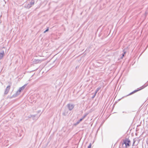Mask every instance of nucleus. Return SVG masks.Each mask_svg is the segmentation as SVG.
Instances as JSON below:
<instances>
[{"label": "nucleus", "mask_w": 148, "mask_h": 148, "mask_svg": "<svg viewBox=\"0 0 148 148\" xmlns=\"http://www.w3.org/2000/svg\"><path fill=\"white\" fill-rule=\"evenodd\" d=\"M27 84H25L22 87H20L18 90L16 92V93L14 94L13 96L14 97H17L18 95L20 94L21 91L23 90L25 88V87L26 86Z\"/></svg>", "instance_id": "f257e3e1"}, {"label": "nucleus", "mask_w": 148, "mask_h": 148, "mask_svg": "<svg viewBox=\"0 0 148 148\" xmlns=\"http://www.w3.org/2000/svg\"><path fill=\"white\" fill-rule=\"evenodd\" d=\"M124 143L125 144L126 147H129L131 145V141L129 139H126L124 141Z\"/></svg>", "instance_id": "f03ea898"}, {"label": "nucleus", "mask_w": 148, "mask_h": 148, "mask_svg": "<svg viewBox=\"0 0 148 148\" xmlns=\"http://www.w3.org/2000/svg\"><path fill=\"white\" fill-rule=\"evenodd\" d=\"M4 56V50L3 49H2L0 51V60L2 59Z\"/></svg>", "instance_id": "7ed1b4c3"}, {"label": "nucleus", "mask_w": 148, "mask_h": 148, "mask_svg": "<svg viewBox=\"0 0 148 148\" xmlns=\"http://www.w3.org/2000/svg\"><path fill=\"white\" fill-rule=\"evenodd\" d=\"M68 108L69 110H72L74 107V105L72 104L69 103L67 105Z\"/></svg>", "instance_id": "20e7f679"}, {"label": "nucleus", "mask_w": 148, "mask_h": 148, "mask_svg": "<svg viewBox=\"0 0 148 148\" xmlns=\"http://www.w3.org/2000/svg\"><path fill=\"white\" fill-rule=\"evenodd\" d=\"M144 88V86H141V87H140V89L134 91L132 92L131 93H130L129 95H132V94H133L134 93L136 92H137V91H139V90H142V89H143V88Z\"/></svg>", "instance_id": "39448f33"}, {"label": "nucleus", "mask_w": 148, "mask_h": 148, "mask_svg": "<svg viewBox=\"0 0 148 148\" xmlns=\"http://www.w3.org/2000/svg\"><path fill=\"white\" fill-rule=\"evenodd\" d=\"M10 89V86H8L5 90V94H7L8 92H9V91Z\"/></svg>", "instance_id": "423d86ee"}, {"label": "nucleus", "mask_w": 148, "mask_h": 148, "mask_svg": "<svg viewBox=\"0 0 148 148\" xmlns=\"http://www.w3.org/2000/svg\"><path fill=\"white\" fill-rule=\"evenodd\" d=\"M42 60L38 59L36 60L35 61V62L38 63H40L42 61Z\"/></svg>", "instance_id": "0eeeda50"}, {"label": "nucleus", "mask_w": 148, "mask_h": 148, "mask_svg": "<svg viewBox=\"0 0 148 148\" xmlns=\"http://www.w3.org/2000/svg\"><path fill=\"white\" fill-rule=\"evenodd\" d=\"M137 139L134 138L133 139V143L132 146H133L134 145L135 143L137 141Z\"/></svg>", "instance_id": "6e6552de"}, {"label": "nucleus", "mask_w": 148, "mask_h": 148, "mask_svg": "<svg viewBox=\"0 0 148 148\" xmlns=\"http://www.w3.org/2000/svg\"><path fill=\"white\" fill-rule=\"evenodd\" d=\"M101 89V87H98V88H97L96 89V91H95V93H97V92L98 91Z\"/></svg>", "instance_id": "1a4fd4ad"}, {"label": "nucleus", "mask_w": 148, "mask_h": 148, "mask_svg": "<svg viewBox=\"0 0 148 148\" xmlns=\"http://www.w3.org/2000/svg\"><path fill=\"white\" fill-rule=\"evenodd\" d=\"M123 53L122 54V56H121V59H122V58H123V57L124 56L125 54V51L124 50H123Z\"/></svg>", "instance_id": "9d476101"}, {"label": "nucleus", "mask_w": 148, "mask_h": 148, "mask_svg": "<svg viewBox=\"0 0 148 148\" xmlns=\"http://www.w3.org/2000/svg\"><path fill=\"white\" fill-rule=\"evenodd\" d=\"M34 2L33 0H32L30 2V4L31 5H34Z\"/></svg>", "instance_id": "9b49d317"}, {"label": "nucleus", "mask_w": 148, "mask_h": 148, "mask_svg": "<svg viewBox=\"0 0 148 148\" xmlns=\"http://www.w3.org/2000/svg\"><path fill=\"white\" fill-rule=\"evenodd\" d=\"M32 6V5H31L30 4H28L26 6L27 8H30Z\"/></svg>", "instance_id": "f8f14e48"}, {"label": "nucleus", "mask_w": 148, "mask_h": 148, "mask_svg": "<svg viewBox=\"0 0 148 148\" xmlns=\"http://www.w3.org/2000/svg\"><path fill=\"white\" fill-rule=\"evenodd\" d=\"M49 27H48L47 28V29L44 32V33H46V32L48 31H49Z\"/></svg>", "instance_id": "ddd939ff"}, {"label": "nucleus", "mask_w": 148, "mask_h": 148, "mask_svg": "<svg viewBox=\"0 0 148 148\" xmlns=\"http://www.w3.org/2000/svg\"><path fill=\"white\" fill-rule=\"evenodd\" d=\"M36 116V115H31V117H32L33 118V119L34 120V118Z\"/></svg>", "instance_id": "4468645a"}, {"label": "nucleus", "mask_w": 148, "mask_h": 148, "mask_svg": "<svg viewBox=\"0 0 148 148\" xmlns=\"http://www.w3.org/2000/svg\"><path fill=\"white\" fill-rule=\"evenodd\" d=\"M91 144L90 143L89 145L88 146V148H91Z\"/></svg>", "instance_id": "2eb2a0df"}, {"label": "nucleus", "mask_w": 148, "mask_h": 148, "mask_svg": "<svg viewBox=\"0 0 148 148\" xmlns=\"http://www.w3.org/2000/svg\"><path fill=\"white\" fill-rule=\"evenodd\" d=\"M96 94H97V93H95V94H94V95H93V96H92V98H94V97H95V95H96Z\"/></svg>", "instance_id": "dca6fc26"}, {"label": "nucleus", "mask_w": 148, "mask_h": 148, "mask_svg": "<svg viewBox=\"0 0 148 148\" xmlns=\"http://www.w3.org/2000/svg\"><path fill=\"white\" fill-rule=\"evenodd\" d=\"M84 119V118H82V119H81L79 120V122H80L81 121H82V120H83Z\"/></svg>", "instance_id": "f3484780"}, {"label": "nucleus", "mask_w": 148, "mask_h": 148, "mask_svg": "<svg viewBox=\"0 0 148 148\" xmlns=\"http://www.w3.org/2000/svg\"><path fill=\"white\" fill-rule=\"evenodd\" d=\"M79 122H79V121L77 122L76 123V125H77V124H78L79 123Z\"/></svg>", "instance_id": "a211bd4d"}, {"label": "nucleus", "mask_w": 148, "mask_h": 148, "mask_svg": "<svg viewBox=\"0 0 148 148\" xmlns=\"http://www.w3.org/2000/svg\"><path fill=\"white\" fill-rule=\"evenodd\" d=\"M86 115H84L83 118H84V119L86 116Z\"/></svg>", "instance_id": "6ab92c4d"}, {"label": "nucleus", "mask_w": 148, "mask_h": 148, "mask_svg": "<svg viewBox=\"0 0 148 148\" xmlns=\"http://www.w3.org/2000/svg\"><path fill=\"white\" fill-rule=\"evenodd\" d=\"M4 49L5 50H6V49L4 47H3V49Z\"/></svg>", "instance_id": "aec40b11"}, {"label": "nucleus", "mask_w": 148, "mask_h": 148, "mask_svg": "<svg viewBox=\"0 0 148 148\" xmlns=\"http://www.w3.org/2000/svg\"><path fill=\"white\" fill-rule=\"evenodd\" d=\"M64 113H63V114L64 115Z\"/></svg>", "instance_id": "412c9836"}]
</instances>
